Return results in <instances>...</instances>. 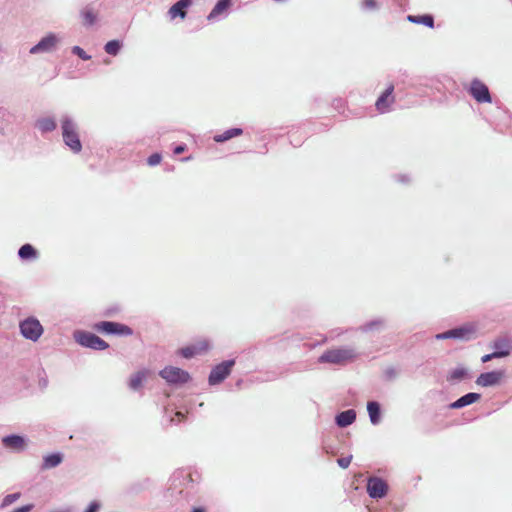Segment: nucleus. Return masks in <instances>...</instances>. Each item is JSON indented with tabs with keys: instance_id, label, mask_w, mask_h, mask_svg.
<instances>
[{
	"instance_id": "8",
	"label": "nucleus",
	"mask_w": 512,
	"mask_h": 512,
	"mask_svg": "<svg viewBox=\"0 0 512 512\" xmlns=\"http://www.w3.org/2000/svg\"><path fill=\"white\" fill-rule=\"evenodd\" d=\"M160 376L172 384L186 383L190 379L188 372L173 366H168L161 370Z\"/></svg>"
},
{
	"instance_id": "19",
	"label": "nucleus",
	"mask_w": 512,
	"mask_h": 512,
	"mask_svg": "<svg viewBox=\"0 0 512 512\" xmlns=\"http://www.w3.org/2000/svg\"><path fill=\"white\" fill-rule=\"evenodd\" d=\"M230 5H231V0H219L216 3V5L214 6V8L212 9V11L210 12V14L208 15L207 19L212 20V19L218 17L219 15L223 14L224 12H226L228 10Z\"/></svg>"
},
{
	"instance_id": "21",
	"label": "nucleus",
	"mask_w": 512,
	"mask_h": 512,
	"mask_svg": "<svg viewBox=\"0 0 512 512\" xmlns=\"http://www.w3.org/2000/svg\"><path fill=\"white\" fill-rule=\"evenodd\" d=\"M493 347L495 353H505V357L510 354L512 348V342L508 338H498L494 341Z\"/></svg>"
},
{
	"instance_id": "13",
	"label": "nucleus",
	"mask_w": 512,
	"mask_h": 512,
	"mask_svg": "<svg viewBox=\"0 0 512 512\" xmlns=\"http://www.w3.org/2000/svg\"><path fill=\"white\" fill-rule=\"evenodd\" d=\"M57 44V38L54 34H49L44 37L37 45L30 49V53L35 54L38 52L51 51Z\"/></svg>"
},
{
	"instance_id": "23",
	"label": "nucleus",
	"mask_w": 512,
	"mask_h": 512,
	"mask_svg": "<svg viewBox=\"0 0 512 512\" xmlns=\"http://www.w3.org/2000/svg\"><path fill=\"white\" fill-rule=\"evenodd\" d=\"M407 20L412 23L423 24L430 28H433V26H434V19L431 15H421V16L408 15Z\"/></svg>"
},
{
	"instance_id": "17",
	"label": "nucleus",
	"mask_w": 512,
	"mask_h": 512,
	"mask_svg": "<svg viewBox=\"0 0 512 512\" xmlns=\"http://www.w3.org/2000/svg\"><path fill=\"white\" fill-rule=\"evenodd\" d=\"M356 419V412L352 409L343 411L336 416V423L339 427H347Z\"/></svg>"
},
{
	"instance_id": "15",
	"label": "nucleus",
	"mask_w": 512,
	"mask_h": 512,
	"mask_svg": "<svg viewBox=\"0 0 512 512\" xmlns=\"http://www.w3.org/2000/svg\"><path fill=\"white\" fill-rule=\"evenodd\" d=\"M209 348V345L206 341H201L195 345L185 347L181 350V354L185 358H191L195 355L206 352Z\"/></svg>"
},
{
	"instance_id": "6",
	"label": "nucleus",
	"mask_w": 512,
	"mask_h": 512,
	"mask_svg": "<svg viewBox=\"0 0 512 512\" xmlns=\"http://www.w3.org/2000/svg\"><path fill=\"white\" fill-rule=\"evenodd\" d=\"M234 365V360H227L215 366L209 375V384L217 385L221 383L229 376Z\"/></svg>"
},
{
	"instance_id": "12",
	"label": "nucleus",
	"mask_w": 512,
	"mask_h": 512,
	"mask_svg": "<svg viewBox=\"0 0 512 512\" xmlns=\"http://www.w3.org/2000/svg\"><path fill=\"white\" fill-rule=\"evenodd\" d=\"M192 4V0H179L174 5H172L168 11V14L171 19H175L180 17L184 19L187 15V8Z\"/></svg>"
},
{
	"instance_id": "9",
	"label": "nucleus",
	"mask_w": 512,
	"mask_h": 512,
	"mask_svg": "<svg viewBox=\"0 0 512 512\" xmlns=\"http://www.w3.org/2000/svg\"><path fill=\"white\" fill-rule=\"evenodd\" d=\"M367 492L371 498H383L388 492V485L379 477H370L367 481Z\"/></svg>"
},
{
	"instance_id": "3",
	"label": "nucleus",
	"mask_w": 512,
	"mask_h": 512,
	"mask_svg": "<svg viewBox=\"0 0 512 512\" xmlns=\"http://www.w3.org/2000/svg\"><path fill=\"white\" fill-rule=\"evenodd\" d=\"M93 329L103 334L129 336L133 333V330L129 326L111 321H101L95 323Z\"/></svg>"
},
{
	"instance_id": "40",
	"label": "nucleus",
	"mask_w": 512,
	"mask_h": 512,
	"mask_svg": "<svg viewBox=\"0 0 512 512\" xmlns=\"http://www.w3.org/2000/svg\"><path fill=\"white\" fill-rule=\"evenodd\" d=\"M192 512H206V510L202 507L194 508Z\"/></svg>"
},
{
	"instance_id": "38",
	"label": "nucleus",
	"mask_w": 512,
	"mask_h": 512,
	"mask_svg": "<svg viewBox=\"0 0 512 512\" xmlns=\"http://www.w3.org/2000/svg\"><path fill=\"white\" fill-rule=\"evenodd\" d=\"M364 5L367 8H374L376 6L375 0H364Z\"/></svg>"
},
{
	"instance_id": "20",
	"label": "nucleus",
	"mask_w": 512,
	"mask_h": 512,
	"mask_svg": "<svg viewBox=\"0 0 512 512\" xmlns=\"http://www.w3.org/2000/svg\"><path fill=\"white\" fill-rule=\"evenodd\" d=\"M243 134V130L241 128H231L226 131H224L221 134H217L214 136V141L217 143H222L227 140H230L231 138L240 136Z\"/></svg>"
},
{
	"instance_id": "35",
	"label": "nucleus",
	"mask_w": 512,
	"mask_h": 512,
	"mask_svg": "<svg viewBox=\"0 0 512 512\" xmlns=\"http://www.w3.org/2000/svg\"><path fill=\"white\" fill-rule=\"evenodd\" d=\"M99 508L100 504L94 501L90 503L89 507L85 512H98Z\"/></svg>"
},
{
	"instance_id": "31",
	"label": "nucleus",
	"mask_w": 512,
	"mask_h": 512,
	"mask_svg": "<svg viewBox=\"0 0 512 512\" xmlns=\"http://www.w3.org/2000/svg\"><path fill=\"white\" fill-rule=\"evenodd\" d=\"M162 160V156L159 153H154L148 157V164L150 166L158 165Z\"/></svg>"
},
{
	"instance_id": "26",
	"label": "nucleus",
	"mask_w": 512,
	"mask_h": 512,
	"mask_svg": "<svg viewBox=\"0 0 512 512\" xmlns=\"http://www.w3.org/2000/svg\"><path fill=\"white\" fill-rule=\"evenodd\" d=\"M370 420L373 424H377L380 419V407L377 402H369L367 405Z\"/></svg>"
},
{
	"instance_id": "2",
	"label": "nucleus",
	"mask_w": 512,
	"mask_h": 512,
	"mask_svg": "<svg viewBox=\"0 0 512 512\" xmlns=\"http://www.w3.org/2000/svg\"><path fill=\"white\" fill-rule=\"evenodd\" d=\"M62 135L65 144L69 146L73 152L78 153L81 151L82 145L79 139V135L75 125L71 120L64 119L62 121Z\"/></svg>"
},
{
	"instance_id": "30",
	"label": "nucleus",
	"mask_w": 512,
	"mask_h": 512,
	"mask_svg": "<svg viewBox=\"0 0 512 512\" xmlns=\"http://www.w3.org/2000/svg\"><path fill=\"white\" fill-rule=\"evenodd\" d=\"M20 496H21L20 493H13V494L6 495L2 501V507L11 505L16 500H18L20 498Z\"/></svg>"
},
{
	"instance_id": "22",
	"label": "nucleus",
	"mask_w": 512,
	"mask_h": 512,
	"mask_svg": "<svg viewBox=\"0 0 512 512\" xmlns=\"http://www.w3.org/2000/svg\"><path fill=\"white\" fill-rule=\"evenodd\" d=\"M470 331L465 328H456L446 331L442 334L437 335V338L448 339V338H464Z\"/></svg>"
},
{
	"instance_id": "1",
	"label": "nucleus",
	"mask_w": 512,
	"mask_h": 512,
	"mask_svg": "<svg viewBox=\"0 0 512 512\" xmlns=\"http://www.w3.org/2000/svg\"><path fill=\"white\" fill-rule=\"evenodd\" d=\"M357 353L352 348H333L325 351L320 357V363H330L335 365H345L353 362Z\"/></svg>"
},
{
	"instance_id": "34",
	"label": "nucleus",
	"mask_w": 512,
	"mask_h": 512,
	"mask_svg": "<svg viewBox=\"0 0 512 512\" xmlns=\"http://www.w3.org/2000/svg\"><path fill=\"white\" fill-rule=\"evenodd\" d=\"M351 461H352V456H348V457L339 458L337 460V463L341 468L346 469L350 465Z\"/></svg>"
},
{
	"instance_id": "18",
	"label": "nucleus",
	"mask_w": 512,
	"mask_h": 512,
	"mask_svg": "<svg viewBox=\"0 0 512 512\" xmlns=\"http://www.w3.org/2000/svg\"><path fill=\"white\" fill-rule=\"evenodd\" d=\"M149 375L148 370H141L134 373L129 380V387L133 390H138L142 387L144 380Z\"/></svg>"
},
{
	"instance_id": "5",
	"label": "nucleus",
	"mask_w": 512,
	"mask_h": 512,
	"mask_svg": "<svg viewBox=\"0 0 512 512\" xmlns=\"http://www.w3.org/2000/svg\"><path fill=\"white\" fill-rule=\"evenodd\" d=\"M75 338L80 345L91 349L105 350L109 347L106 341L90 332H78L75 334Z\"/></svg>"
},
{
	"instance_id": "16",
	"label": "nucleus",
	"mask_w": 512,
	"mask_h": 512,
	"mask_svg": "<svg viewBox=\"0 0 512 512\" xmlns=\"http://www.w3.org/2000/svg\"><path fill=\"white\" fill-rule=\"evenodd\" d=\"M480 397L481 396L478 393H473V392L468 393V394L460 397L458 400H456L452 404H450V408H452V409L462 408L464 406L475 403L476 401H478L480 399Z\"/></svg>"
},
{
	"instance_id": "39",
	"label": "nucleus",
	"mask_w": 512,
	"mask_h": 512,
	"mask_svg": "<svg viewBox=\"0 0 512 512\" xmlns=\"http://www.w3.org/2000/svg\"><path fill=\"white\" fill-rule=\"evenodd\" d=\"M382 324H383V322H382V321H377V322H372V323L367 324V325H366V327H367L368 329H372V328H373V326H376V325H378V326H382Z\"/></svg>"
},
{
	"instance_id": "36",
	"label": "nucleus",
	"mask_w": 512,
	"mask_h": 512,
	"mask_svg": "<svg viewBox=\"0 0 512 512\" xmlns=\"http://www.w3.org/2000/svg\"><path fill=\"white\" fill-rule=\"evenodd\" d=\"M464 374H465L464 370H455L452 374V378L461 379L464 376Z\"/></svg>"
},
{
	"instance_id": "4",
	"label": "nucleus",
	"mask_w": 512,
	"mask_h": 512,
	"mask_svg": "<svg viewBox=\"0 0 512 512\" xmlns=\"http://www.w3.org/2000/svg\"><path fill=\"white\" fill-rule=\"evenodd\" d=\"M19 326L23 337L31 341H37L43 334V327L35 318H27Z\"/></svg>"
},
{
	"instance_id": "32",
	"label": "nucleus",
	"mask_w": 512,
	"mask_h": 512,
	"mask_svg": "<svg viewBox=\"0 0 512 512\" xmlns=\"http://www.w3.org/2000/svg\"><path fill=\"white\" fill-rule=\"evenodd\" d=\"M72 51L74 54L78 55L83 60L90 59V56H88L86 52L79 46H74Z\"/></svg>"
},
{
	"instance_id": "14",
	"label": "nucleus",
	"mask_w": 512,
	"mask_h": 512,
	"mask_svg": "<svg viewBox=\"0 0 512 512\" xmlns=\"http://www.w3.org/2000/svg\"><path fill=\"white\" fill-rule=\"evenodd\" d=\"M2 442L6 448L15 451H22L25 449L26 446L24 438L18 435L6 436L2 439Z\"/></svg>"
},
{
	"instance_id": "7",
	"label": "nucleus",
	"mask_w": 512,
	"mask_h": 512,
	"mask_svg": "<svg viewBox=\"0 0 512 512\" xmlns=\"http://www.w3.org/2000/svg\"><path fill=\"white\" fill-rule=\"evenodd\" d=\"M469 93L479 103L492 102V98L487 85L479 79H473L471 81Z\"/></svg>"
},
{
	"instance_id": "37",
	"label": "nucleus",
	"mask_w": 512,
	"mask_h": 512,
	"mask_svg": "<svg viewBox=\"0 0 512 512\" xmlns=\"http://www.w3.org/2000/svg\"><path fill=\"white\" fill-rule=\"evenodd\" d=\"M185 150H186L185 145H178L174 148V154L179 155V154L183 153Z\"/></svg>"
},
{
	"instance_id": "33",
	"label": "nucleus",
	"mask_w": 512,
	"mask_h": 512,
	"mask_svg": "<svg viewBox=\"0 0 512 512\" xmlns=\"http://www.w3.org/2000/svg\"><path fill=\"white\" fill-rule=\"evenodd\" d=\"M502 357H505V353H495V351L491 354H486L482 357V362L483 363H486L490 360H492L493 358H502Z\"/></svg>"
},
{
	"instance_id": "24",
	"label": "nucleus",
	"mask_w": 512,
	"mask_h": 512,
	"mask_svg": "<svg viewBox=\"0 0 512 512\" xmlns=\"http://www.w3.org/2000/svg\"><path fill=\"white\" fill-rule=\"evenodd\" d=\"M97 15V12H95L93 9L86 7L81 12L83 24L85 26H92L97 20Z\"/></svg>"
},
{
	"instance_id": "28",
	"label": "nucleus",
	"mask_w": 512,
	"mask_h": 512,
	"mask_svg": "<svg viewBox=\"0 0 512 512\" xmlns=\"http://www.w3.org/2000/svg\"><path fill=\"white\" fill-rule=\"evenodd\" d=\"M62 461L60 454H50L44 458V468H53L59 465Z\"/></svg>"
},
{
	"instance_id": "11",
	"label": "nucleus",
	"mask_w": 512,
	"mask_h": 512,
	"mask_svg": "<svg viewBox=\"0 0 512 512\" xmlns=\"http://www.w3.org/2000/svg\"><path fill=\"white\" fill-rule=\"evenodd\" d=\"M503 378V371H491L480 374L476 380V383L482 387H489L499 384Z\"/></svg>"
},
{
	"instance_id": "25",
	"label": "nucleus",
	"mask_w": 512,
	"mask_h": 512,
	"mask_svg": "<svg viewBox=\"0 0 512 512\" xmlns=\"http://www.w3.org/2000/svg\"><path fill=\"white\" fill-rule=\"evenodd\" d=\"M36 126L42 132H49L56 128V122L52 118H42L37 121Z\"/></svg>"
},
{
	"instance_id": "27",
	"label": "nucleus",
	"mask_w": 512,
	"mask_h": 512,
	"mask_svg": "<svg viewBox=\"0 0 512 512\" xmlns=\"http://www.w3.org/2000/svg\"><path fill=\"white\" fill-rule=\"evenodd\" d=\"M18 255L21 259L27 260V259L35 258L37 255V252L32 245L25 244L19 249Z\"/></svg>"
},
{
	"instance_id": "29",
	"label": "nucleus",
	"mask_w": 512,
	"mask_h": 512,
	"mask_svg": "<svg viewBox=\"0 0 512 512\" xmlns=\"http://www.w3.org/2000/svg\"><path fill=\"white\" fill-rule=\"evenodd\" d=\"M121 48V44L118 40H111L105 45V52L109 55H117Z\"/></svg>"
},
{
	"instance_id": "10",
	"label": "nucleus",
	"mask_w": 512,
	"mask_h": 512,
	"mask_svg": "<svg viewBox=\"0 0 512 512\" xmlns=\"http://www.w3.org/2000/svg\"><path fill=\"white\" fill-rule=\"evenodd\" d=\"M394 85L390 84L386 90L378 97L375 106L380 113H385L389 110L390 106L394 103L395 97L393 95Z\"/></svg>"
}]
</instances>
